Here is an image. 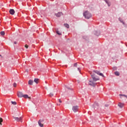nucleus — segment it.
<instances>
[{"label": "nucleus", "mask_w": 127, "mask_h": 127, "mask_svg": "<svg viewBox=\"0 0 127 127\" xmlns=\"http://www.w3.org/2000/svg\"><path fill=\"white\" fill-rule=\"evenodd\" d=\"M29 85H33V80H29L28 81Z\"/></svg>", "instance_id": "nucleus-14"}, {"label": "nucleus", "mask_w": 127, "mask_h": 127, "mask_svg": "<svg viewBox=\"0 0 127 127\" xmlns=\"http://www.w3.org/2000/svg\"><path fill=\"white\" fill-rule=\"evenodd\" d=\"M78 110H79V106H75L72 107V111L74 112V113H76V112H78Z\"/></svg>", "instance_id": "nucleus-3"}, {"label": "nucleus", "mask_w": 127, "mask_h": 127, "mask_svg": "<svg viewBox=\"0 0 127 127\" xmlns=\"http://www.w3.org/2000/svg\"><path fill=\"white\" fill-rule=\"evenodd\" d=\"M9 12L10 14L13 15L14 13H15V11H14V9H11L9 10Z\"/></svg>", "instance_id": "nucleus-10"}, {"label": "nucleus", "mask_w": 127, "mask_h": 127, "mask_svg": "<svg viewBox=\"0 0 127 127\" xmlns=\"http://www.w3.org/2000/svg\"><path fill=\"white\" fill-rule=\"evenodd\" d=\"M0 34H1V35H2V36L4 35V34H5L4 31H1L0 32Z\"/></svg>", "instance_id": "nucleus-23"}, {"label": "nucleus", "mask_w": 127, "mask_h": 127, "mask_svg": "<svg viewBox=\"0 0 127 127\" xmlns=\"http://www.w3.org/2000/svg\"><path fill=\"white\" fill-rule=\"evenodd\" d=\"M25 48H27V49L28 48V45H25Z\"/></svg>", "instance_id": "nucleus-27"}, {"label": "nucleus", "mask_w": 127, "mask_h": 127, "mask_svg": "<svg viewBox=\"0 0 127 127\" xmlns=\"http://www.w3.org/2000/svg\"><path fill=\"white\" fill-rule=\"evenodd\" d=\"M16 86H17L16 83H13V87H14L15 88V87H16Z\"/></svg>", "instance_id": "nucleus-26"}, {"label": "nucleus", "mask_w": 127, "mask_h": 127, "mask_svg": "<svg viewBox=\"0 0 127 127\" xmlns=\"http://www.w3.org/2000/svg\"><path fill=\"white\" fill-rule=\"evenodd\" d=\"M95 34L97 36H99V35H100V32L96 31L95 32Z\"/></svg>", "instance_id": "nucleus-18"}, {"label": "nucleus", "mask_w": 127, "mask_h": 127, "mask_svg": "<svg viewBox=\"0 0 127 127\" xmlns=\"http://www.w3.org/2000/svg\"><path fill=\"white\" fill-rule=\"evenodd\" d=\"M11 103L12 105H16V102L15 101H11Z\"/></svg>", "instance_id": "nucleus-21"}, {"label": "nucleus", "mask_w": 127, "mask_h": 127, "mask_svg": "<svg viewBox=\"0 0 127 127\" xmlns=\"http://www.w3.org/2000/svg\"><path fill=\"white\" fill-rule=\"evenodd\" d=\"M119 20H120L121 22H123V23H124V22L123 21H122V20H121V19H119Z\"/></svg>", "instance_id": "nucleus-30"}, {"label": "nucleus", "mask_w": 127, "mask_h": 127, "mask_svg": "<svg viewBox=\"0 0 127 127\" xmlns=\"http://www.w3.org/2000/svg\"><path fill=\"white\" fill-rule=\"evenodd\" d=\"M50 95L51 97L53 96V93H51L50 94Z\"/></svg>", "instance_id": "nucleus-28"}, {"label": "nucleus", "mask_w": 127, "mask_h": 127, "mask_svg": "<svg viewBox=\"0 0 127 127\" xmlns=\"http://www.w3.org/2000/svg\"><path fill=\"white\" fill-rule=\"evenodd\" d=\"M13 119H14L15 121H16V122H21V123H22V117H13Z\"/></svg>", "instance_id": "nucleus-2"}, {"label": "nucleus", "mask_w": 127, "mask_h": 127, "mask_svg": "<svg viewBox=\"0 0 127 127\" xmlns=\"http://www.w3.org/2000/svg\"><path fill=\"white\" fill-rule=\"evenodd\" d=\"M23 97L25 99H31V97L28 96V95L27 94H25L23 95Z\"/></svg>", "instance_id": "nucleus-11"}, {"label": "nucleus", "mask_w": 127, "mask_h": 127, "mask_svg": "<svg viewBox=\"0 0 127 127\" xmlns=\"http://www.w3.org/2000/svg\"><path fill=\"white\" fill-rule=\"evenodd\" d=\"M55 15L57 17H60L61 15H63V13L62 12H58V13H56Z\"/></svg>", "instance_id": "nucleus-8"}, {"label": "nucleus", "mask_w": 127, "mask_h": 127, "mask_svg": "<svg viewBox=\"0 0 127 127\" xmlns=\"http://www.w3.org/2000/svg\"><path fill=\"white\" fill-rule=\"evenodd\" d=\"M93 72L97 74V75H99V76H102V77H105V76L104 75V74L100 72V71L98 70H94Z\"/></svg>", "instance_id": "nucleus-4"}, {"label": "nucleus", "mask_w": 127, "mask_h": 127, "mask_svg": "<svg viewBox=\"0 0 127 127\" xmlns=\"http://www.w3.org/2000/svg\"><path fill=\"white\" fill-rule=\"evenodd\" d=\"M105 107H109V105H105Z\"/></svg>", "instance_id": "nucleus-31"}, {"label": "nucleus", "mask_w": 127, "mask_h": 127, "mask_svg": "<svg viewBox=\"0 0 127 127\" xmlns=\"http://www.w3.org/2000/svg\"><path fill=\"white\" fill-rule=\"evenodd\" d=\"M91 77H92L93 81H98L99 80V78H97L95 77V74H94V73H91Z\"/></svg>", "instance_id": "nucleus-7"}, {"label": "nucleus", "mask_w": 127, "mask_h": 127, "mask_svg": "<svg viewBox=\"0 0 127 127\" xmlns=\"http://www.w3.org/2000/svg\"><path fill=\"white\" fill-rule=\"evenodd\" d=\"M59 103H62V101H61V99L59 100Z\"/></svg>", "instance_id": "nucleus-29"}, {"label": "nucleus", "mask_w": 127, "mask_h": 127, "mask_svg": "<svg viewBox=\"0 0 127 127\" xmlns=\"http://www.w3.org/2000/svg\"><path fill=\"white\" fill-rule=\"evenodd\" d=\"M98 104H94V105H93V107H94V108H97V107H98Z\"/></svg>", "instance_id": "nucleus-22"}, {"label": "nucleus", "mask_w": 127, "mask_h": 127, "mask_svg": "<svg viewBox=\"0 0 127 127\" xmlns=\"http://www.w3.org/2000/svg\"><path fill=\"white\" fill-rule=\"evenodd\" d=\"M67 89H70V88H69V87H67Z\"/></svg>", "instance_id": "nucleus-34"}, {"label": "nucleus", "mask_w": 127, "mask_h": 127, "mask_svg": "<svg viewBox=\"0 0 127 127\" xmlns=\"http://www.w3.org/2000/svg\"><path fill=\"white\" fill-rule=\"evenodd\" d=\"M34 82H35V83H36V84H38V83H39V79L35 78L34 80Z\"/></svg>", "instance_id": "nucleus-12"}, {"label": "nucleus", "mask_w": 127, "mask_h": 127, "mask_svg": "<svg viewBox=\"0 0 127 127\" xmlns=\"http://www.w3.org/2000/svg\"><path fill=\"white\" fill-rule=\"evenodd\" d=\"M88 84L90 86H92V87H95V86H96V83H95V82H94V81H92V80H89Z\"/></svg>", "instance_id": "nucleus-6"}, {"label": "nucleus", "mask_w": 127, "mask_h": 127, "mask_svg": "<svg viewBox=\"0 0 127 127\" xmlns=\"http://www.w3.org/2000/svg\"><path fill=\"white\" fill-rule=\"evenodd\" d=\"M80 69H81V67H80L79 66H78V67H77V70H78V71H79L80 72Z\"/></svg>", "instance_id": "nucleus-25"}, {"label": "nucleus", "mask_w": 127, "mask_h": 127, "mask_svg": "<svg viewBox=\"0 0 127 127\" xmlns=\"http://www.w3.org/2000/svg\"><path fill=\"white\" fill-rule=\"evenodd\" d=\"M64 26H65V27H66V28H69V27H70V26H69V24L67 23L64 24Z\"/></svg>", "instance_id": "nucleus-15"}, {"label": "nucleus", "mask_w": 127, "mask_h": 127, "mask_svg": "<svg viewBox=\"0 0 127 127\" xmlns=\"http://www.w3.org/2000/svg\"><path fill=\"white\" fill-rule=\"evenodd\" d=\"M104 0L105 1V2H106V3H107V4L108 5V6H110V5H111L110 3H109V1H108L107 0Z\"/></svg>", "instance_id": "nucleus-19"}, {"label": "nucleus", "mask_w": 127, "mask_h": 127, "mask_svg": "<svg viewBox=\"0 0 127 127\" xmlns=\"http://www.w3.org/2000/svg\"><path fill=\"white\" fill-rule=\"evenodd\" d=\"M83 15L85 18L87 19H89V18H90V17H92V14L89 12L88 11H86L83 13Z\"/></svg>", "instance_id": "nucleus-1"}, {"label": "nucleus", "mask_w": 127, "mask_h": 127, "mask_svg": "<svg viewBox=\"0 0 127 127\" xmlns=\"http://www.w3.org/2000/svg\"><path fill=\"white\" fill-rule=\"evenodd\" d=\"M0 57H1V58H2V56H1V55H0Z\"/></svg>", "instance_id": "nucleus-33"}, {"label": "nucleus", "mask_w": 127, "mask_h": 127, "mask_svg": "<svg viewBox=\"0 0 127 127\" xmlns=\"http://www.w3.org/2000/svg\"><path fill=\"white\" fill-rule=\"evenodd\" d=\"M124 106H125V104L124 103L120 102L118 104V107H119V108H121V109L122 108H124Z\"/></svg>", "instance_id": "nucleus-9"}, {"label": "nucleus", "mask_w": 127, "mask_h": 127, "mask_svg": "<svg viewBox=\"0 0 127 127\" xmlns=\"http://www.w3.org/2000/svg\"><path fill=\"white\" fill-rule=\"evenodd\" d=\"M74 67H78V64L77 63L74 64Z\"/></svg>", "instance_id": "nucleus-24"}, {"label": "nucleus", "mask_w": 127, "mask_h": 127, "mask_svg": "<svg viewBox=\"0 0 127 127\" xmlns=\"http://www.w3.org/2000/svg\"><path fill=\"white\" fill-rule=\"evenodd\" d=\"M57 33L59 35H61V34H62V33H61V32H60V31H57Z\"/></svg>", "instance_id": "nucleus-20"}, {"label": "nucleus", "mask_w": 127, "mask_h": 127, "mask_svg": "<svg viewBox=\"0 0 127 127\" xmlns=\"http://www.w3.org/2000/svg\"><path fill=\"white\" fill-rule=\"evenodd\" d=\"M3 120H2V118H0V126H2V124H1L3 122Z\"/></svg>", "instance_id": "nucleus-16"}, {"label": "nucleus", "mask_w": 127, "mask_h": 127, "mask_svg": "<svg viewBox=\"0 0 127 127\" xmlns=\"http://www.w3.org/2000/svg\"><path fill=\"white\" fill-rule=\"evenodd\" d=\"M14 44H16L17 43H16V42H14Z\"/></svg>", "instance_id": "nucleus-32"}, {"label": "nucleus", "mask_w": 127, "mask_h": 127, "mask_svg": "<svg viewBox=\"0 0 127 127\" xmlns=\"http://www.w3.org/2000/svg\"><path fill=\"white\" fill-rule=\"evenodd\" d=\"M115 74L116 75V76H120V72H119L118 71H116L115 72Z\"/></svg>", "instance_id": "nucleus-17"}, {"label": "nucleus", "mask_w": 127, "mask_h": 127, "mask_svg": "<svg viewBox=\"0 0 127 127\" xmlns=\"http://www.w3.org/2000/svg\"><path fill=\"white\" fill-rule=\"evenodd\" d=\"M17 96L18 98H22L23 97V93L21 91H18L17 93Z\"/></svg>", "instance_id": "nucleus-5"}, {"label": "nucleus", "mask_w": 127, "mask_h": 127, "mask_svg": "<svg viewBox=\"0 0 127 127\" xmlns=\"http://www.w3.org/2000/svg\"><path fill=\"white\" fill-rule=\"evenodd\" d=\"M39 126H40V127H44L43 124H41V120H39L38 122Z\"/></svg>", "instance_id": "nucleus-13"}]
</instances>
